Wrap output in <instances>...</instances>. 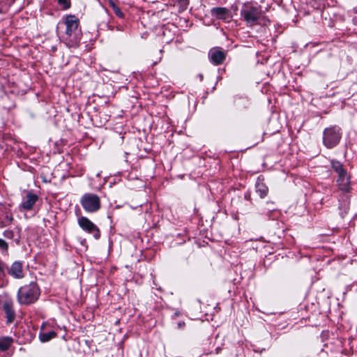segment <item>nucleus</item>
<instances>
[{
	"instance_id": "1",
	"label": "nucleus",
	"mask_w": 357,
	"mask_h": 357,
	"mask_svg": "<svg viewBox=\"0 0 357 357\" xmlns=\"http://www.w3.org/2000/svg\"><path fill=\"white\" fill-rule=\"evenodd\" d=\"M39 289L35 282L22 287L17 294L18 301L21 304L29 305L34 303L38 298Z\"/></svg>"
},
{
	"instance_id": "2",
	"label": "nucleus",
	"mask_w": 357,
	"mask_h": 357,
	"mask_svg": "<svg viewBox=\"0 0 357 357\" xmlns=\"http://www.w3.org/2000/svg\"><path fill=\"white\" fill-rule=\"evenodd\" d=\"M341 137V129L337 126H331L324 130L323 143L328 149H332L340 142Z\"/></svg>"
},
{
	"instance_id": "3",
	"label": "nucleus",
	"mask_w": 357,
	"mask_h": 357,
	"mask_svg": "<svg viewBox=\"0 0 357 357\" xmlns=\"http://www.w3.org/2000/svg\"><path fill=\"white\" fill-rule=\"evenodd\" d=\"M84 209L89 213H94L100 208V199L97 195L92 193L84 194L80 199Z\"/></svg>"
},
{
	"instance_id": "4",
	"label": "nucleus",
	"mask_w": 357,
	"mask_h": 357,
	"mask_svg": "<svg viewBox=\"0 0 357 357\" xmlns=\"http://www.w3.org/2000/svg\"><path fill=\"white\" fill-rule=\"evenodd\" d=\"M241 16L248 24L252 25L255 24L259 18L260 12L255 7L246 6L243 10H241Z\"/></svg>"
},
{
	"instance_id": "5",
	"label": "nucleus",
	"mask_w": 357,
	"mask_h": 357,
	"mask_svg": "<svg viewBox=\"0 0 357 357\" xmlns=\"http://www.w3.org/2000/svg\"><path fill=\"white\" fill-rule=\"evenodd\" d=\"M79 227L89 233L94 232V237L98 239L100 237L99 229L87 218L81 217L78 219Z\"/></svg>"
},
{
	"instance_id": "6",
	"label": "nucleus",
	"mask_w": 357,
	"mask_h": 357,
	"mask_svg": "<svg viewBox=\"0 0 357 357\" xmlns=\"http://www.w3.org/2000/svg\"><path fill=\"white\" fill-rule=\"evenodd\" d=\"M64 22L66 26V33L70 36L77 30L79 25V20L74 15H68L66 17Z\"/></svg>"
},
{
	"instance_id": "7",
	"label": "nucleus",
	"mask_w": 357,
	"mask_h": 357,
	"mask_svg": "<svg viewBox=\"0 0 357 357\" xmlns=\"http://www.w3.org/2000/svg\"><path fill=\"white\" fill-rule=\"evenodd\" d=\"M337 185L340 190L343 192H349L351 190L350 186V176L346 172L342 175L338 176L337 179Z\"/></svg>"
},
{
	"instance_id": "8",
	"label": "nucleus",
	"mask_w": 357,
	"mask_h": 357,
	"mask_svg": "<svg viewBox=\"0 0 357 357\" xmlns=\"http://www.w3.org/2000/svg\"><path fill=\"white\" fill-rule=\"evenodd\" d=\"M38 199V197L36 195L29 192L22 201L20 207L25 211L31 210Z\"/></svg>"
},
{
	"instance_id": "9",
	"label": "nucleus",
	"mask_w": 357,
	"mask_h": 357,
	"mask_svg": "<svg viewBox=\"0 0 357 357\" xmlns=\"http://www.w3.org/2000/svg\"><path fill=\"white\" fill-rule=\"evenodd\" d=\"M211 15L220 20H227L229 17V10L223 7L213 8L211 10Z\"/></svg>"
},
{
	"instance_id": "10",
	"label": "nucleus",
	"mask_w": 357,
	"mask_h": 357,
	"mask_svg": "<svg viewBox=\"0 0 357 357\" xmlns=\"http://www.w3.org/2000/svg\"><path fill=\"white\" fill-rule=\"evenodd\" d=\"M9 273L16 278H22L24 276L22 264L21 262H14L8 271Z\"/></svg>"
},
{
	"instance_id": "11",
	"label": "nucleus",
	"mask_w": 357,
	"mask_h": 357,
	"mask_svg": "<svg viewBox=\"0 0 357 357\" xmlns=\"http://www.w3.org/2000/svg\"><path fill=\"white\" fill-rule=\"evenodd\" d=\"M3 308L6 314L8 321L12 322L15 318V312L13 310V304L11 302L6 301L3 305Z\"/></svg>"
},
{
	"instance_id": "12",
	"label": "nucleus",
	"mask_w": 357,
	"mask_h": 357,
	"mask_svg": "<svg viewBox=\"0 0 357 357\" xmlns=\"http://www.w3.org/2000/svg\"><path fill=\"white\" fill-rule=\"evenodd\" d=\"M225 59V55L223 52L216 50L211 54V59L215 65L221 64Z\"/></svg>"
},
{
	"instance_id": "13",
	"label": "nucleus",
	"mask_w": 357,
	"mask_h": 357,
	"mask_svg": "<svg viewBox=\"0 0 357 357\" xmlns=\"http://www.w3.org/2000/svg\"><path fill=\"white\" fill-rule=\"evenodd\" d=\"M256 191L261 198H264L267 195L268 188L263 181H259L256 183Z\"/></svg>"
},
{
	"instance_id": "14",
	"label": "nucleus",
	"mask_w": 357,
	"mask_h": 357,
	"mask_svg": "<svg viewBox=\"0 0 357 357\" xmlns=\"http://www.w3.org/2000/svg\"><path fill=\"white\" fill-rule=\"evenodd\" d=\"M56 336V333L54 331H50L48 333H42L39 334V339L43 342H48L52 338Z\"/></svg>"
},
{
	"instance_id": "15",
	"label": "nucleus",
	"mask_w": 357,
	"mask_h": 357,
	"mask_svg": "<svg viewBox=\"0 0 357 357\" xmlns=\"http://www.w3.org/2000/svg\"><path fill=\"white\" fill-rule=\"evenodd\" d=\"M332 167L337 173L338 176L347 172L343 168L342 165L338 161H332Z\"/></svg>"
},
{
	"instance_id": "16",
	"label": "nucleus",
	"mask_w": 357,
	"mask_h": 357,
	"mask_svg": "<svg viewBox=\"0 0 357 357\" xmlns=\"http://www.w3.org/2000/svg\"><path fill=\"white\" fill-rule=\"evenodd\" d=\"M12 342V340L10 337H3L0 339V349L2 351L6 350Z\"/></svg>"
},
{
	"instance_id": "17",
	"label": "nucleus",
	"mask_w": 357,
	"mask_h": 357,
	"mask_svg": "<svg viewBox=\"0 0 357 357\" xmlns=\"http://www.w3.org/2000/svg\"><path fill=\"white\" fill-rule=\"evenodd\" d=\"M109 5L110 6L112 7V8L113 9V11L114 12V13L119 17H123V13H122V11L120 10V8L112 1H110L109 2Z\"/></svg>"
},
{
	"instance_id": "18",
	"label": "nucleus",
	"mask_w": 357,
	"mask_h": 357,
	"mask_svg": "<svg viewBox=\"0 0 357 357\" xmlns=\"http://www.w3.org/2000/svg\"><path fill=\"white\" fill-rule=\"evenodd\" d=\"M58 3L63 6L64 9H68L70 6V0H57Z\"/></svg>"
},
{
	"instance_id": "19",
	"label": "nucleus",
	"mask_w": 357,
	"mask_h": 357,
	"mask_svg": "<svg viewBox=\"0 0 357 357\" xmlns=\"http://www.w3.org/2000/svg\"><path fill=\"white\" fill-rule=\"evenodd\" d=\"M8 248V243L3 239L0 238V249L3 251H6Z\"/></svg>"
},
{
	"instance_id": "20",
	"label": "nucleus",
	"mask_w": 357,
	"mask_h": 357,
	"mask_svg": "<svg viewBox=\"0 0 357 357\" xmlns=\"http://www.w3.org/2000/svg\"><path fill=\"white\" fill-rule=\"evenodd\" d=\"M3 236L8 238H12L14 236V233L12 230H6L3 232Z\"/></svg>"
},
{
	"instance_id": "21",
	"label": "nucleus",
	"mask_w": 357,
	"mask_h": 357,
	"mask_svg": "<svg viewBox=\"0 0 357 357\" xmlns=\"http://www.w3.org/2000/svg\"><path fill=\"white\" fill-rule=\"evenodd\" d=\"M184 326H185V322H183H183H179V323L178 324V328H183Z\"/></svg>"
},
{
	"instance_id": "22",
	"label": "nucleus",
	"mask_w": 357,
	"mask_h": 357,
	"mask_svg": "<svg viewBox=\"0 0 357 357\" xmlns=\"http://www.w3.org/2000/svg\"><path fill=\"white\" fill-rule=\"evenodd\" d=\"M3 274V266H2V264L0 263V277H1Z\"/></svg>"
},
{
	"instance_id": "23",
	"label": "nucleus",
	"mask_w": 357,
	"mask_h": 357,
	"mask_svg": "<svg viewBox=\"0 0 357 357\" xmlns=\"http://www.w3.org/2000/svg\"><path fill=\"white\" fill-rule=\"evenodd\" d=\"M356 13H357V8H356ZM354 19L357 22V16H356Z\"/></svg>"
},
{
	"instance_id": "24",
	"label": "nucleus",
	"mask_w": 357,
	"mask_h": 357,
	"mask_svg": "<svg viewBox=\"0 0 357 357\" xmlns=\"http://www.w3.org/2000/svg\"><path fill=\"white\" fill-rule=\"evenodd\" d=\"M216 351H217L216 353H217V354H218V353H219V351H220V349H216Z\"/></svg>"
}]
</instances>
